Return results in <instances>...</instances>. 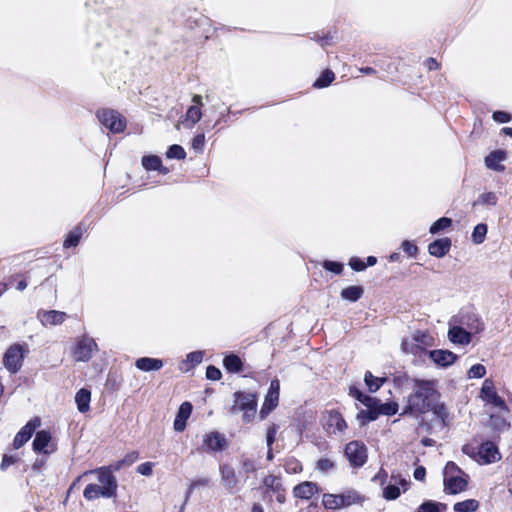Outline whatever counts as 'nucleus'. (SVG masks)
<instances>
[{
	"mask_svg": "<svg viewBox=\"0 0 512 512\" xmlns=\"http://www.w3.org/2000/svg\"><path fill=\"white\" fill-rule=\"evenodd\" d=\"M319 492L316 483L305 481L296 485L293 489L294 496L300 499H310L314 494Z\"/></svg>",
	"mask_w": 512,
	"mask_h": 512,
	"instance_id": "nucleus-25",
	"label": "nucleus"
},
{
	"mask_svg": "<svg viewBox=\"0 0 512 512\" xmlns=\"http://www.w3.org/2000/svg\"><path fill=\"white\" fill-rule=\"evenodd\" d=\"M458 322L462 327L466 326L471 334H477L484 330V323L479 316L473 312L461 313Z\"/></svg>",
	"mask_w": 512,
	"mask_h": 512,
	"instance_id": "nucleus-17",
	"label": "nucleus"
},
{
	"mask_svg": "<svg viewBox=\"0 0 512 512\" xmlns=\"http://www.w3.org/2000/svg\"><path fill=\"white\" fill-rule=\"evenodd\" d=\"M365 384L368 387L370 392H376L383 385L385 379L380 377H375L370 371H366L364 375Z\"/></svg>",
	"mask_w": 512,
	"mask_h": 512,
	"instance_id": "nucleus-36",
	"label": "nucleus"
},
{
	"mask_svg": "<svg viewBox=\"0 0 512 512\" xmlns=\"http://www.w3.org/2000/svg\"><path fill=\"white\" fill-rule=\"evenodd\" d=\"M478 461L483 464H489L496 462L500 459V453L498 447L491 441L483 442L478 447Z\"/></svg>",
	"mask_w": 512,
	"mask_h": 512,
	"instance_id": "nucleus-16",
	"label": "nucleus"
},
{
	"mask_svg": "<svg viewBox=\"0 0 512 512\" xmlns=\"http://www.w3.org/2000/svg\"><path fill=\"white\" fill-rule=\"evenodd\" d=\"M279 395L274 392H268L265 396L264 403L260 410V417L264 419L272 412L278 405Z\"/></svg>",
	"mask_w": 512,
	"mask_h": 512,
	"instance_id": "nucleus-31",
	"label": "nucleus"
},
{
	"mask_svg": "<svg viewBox=\"0 0 512 512\" xmlns=\"http://www.w3.org/2000/svg\"><path fill=\"white\" fill-rule=\"evenodd\" d=\"M490 427L500 432L509 429L510 423L503 417L492 414L490 416Z\"/></svg>",
	"mask_w": 512,
	"mask_h": 512,
	"instance_id": "nucleus-44",
	"label": "nucleus"
},
{
	"mask_svg": "<svg viewBox=\"0 0 512 512\" xmlns=\"http://www.w3.org/2000/svg\"><path fill=\"white\" fill-rule=\"evenodd\" d=\"M221 481L224 487L230 492L234 493L235 490H239L240 479L236 474L235 469L229 464H221L219 467Z\"/></svg>",
	"mask_w": 512,
	"mask_h": 512,
	"instance_id": "nucleus-13",
	"label": "nucleus"
},
{
	"mask_svg": "<svg viewBox=\"0 0 512 512\" xmlns=\"http://www.w3.org/2000/svg\"><path fill=\"white\" fill-rule=\"evenodd\" d=\"M223 366L229 373H240L243 370V362L236 354L226 355L223 359Z\"/></svg>",
	"mask_w": 512,
	"mask_h": 512,
	"instance_id": "nucleus-29",
	"label": "nucleus"
},
{
	"mask_svg": "<svg viewBox=\"0 0 512 512\" xmlns=\"http://www.w3.org/2000/svg\"><path fill=\"white\" fill-rule=\"evenodd\" d=\"M421 347H432L434 345V337L427 331L416 330L408 338Z\"/></svg>",
	"mask_w": 512,
	"mask_h": 512,
	"instance_id": "nucleus-30",
	"label": "nucleus"
},
{
	"mask_svg": "<svg viewBox=\"0 0 512 512\" xmlns=\"http://www.w3.org/2000/svg\"><path fill=\"white\" fill-rule=\"evenodd\" d=\"M153 465L154 464L152 462L142 463L137 467V472L143 476H150L153 472Z\"/></svg>",
	"mask_w": 512,
	"mask_h": 512,
	"instance_id": "nucleus-62",
	"label": "nucleus"
},
{
	"mask_svg": "<svg viewBox=\"0 0 512 512\" xmlns=\"http://www.w3.org/2000/svg\"><path fill=\"white\" fill-rule=\"evenodd\" d=\"M450 248L451 239L444 237L430 243L428 246V252L434 257L442 258L449 252Z\"/></svg>",
	"mask_w": 512,
	"mask_h": 512,
	"instance_id": "nucleus-24",
	"label": "nucleus"
},
{
	"mask_svg": "<svg viewBox=\"0 0 512 512\" xmlns=\"http://www.w3.org/2000/svg\"><path fill=\"white\" fill-rule=\"evenodd\" d=\"M135 366L145 372L157 371L163 367V361L157 358L141 357L136 360Z\"/></svg>",
	"mask_w": 512,
	"mask_h": 512,
	"instance_id": "nucleus-27",
	"label": "nucleus"
},
{
	"mask_svg": "<svg viewBox=\"0 0 512 512\" xmlns=\"http://www.w3.org/2000/svg\"><path fill=\"white\" fill-rule=\"evenodd\" d=\"M37 318L44 326L60 325L66 320L67 314L57 310H39L37 313Z\"/></svg>",
	"mask_w": 512,
	"mask_h": 512,
	"instance_id": "nucleus-18",
	"label": "nucleus"
},
{
	"mask_svg": "<svg viewBox=\"0 0 512 512\" xmlns=\"http://www.w3.org/2000/svg\"><path fill=\"white\" fill-rule=\"evenodd\" d=\"M166 156L169 159L183 160L186 157V152L182 146L173 144L168 148Z\"/></svg>",
	"mask_w": 512,
	"mask_h": 512,
	"instance_id": "nucleus-47",
	"label": "nucleus"
},
{
	"mask_svg": "<svg viewBox=\"0 0 512 512\" xmlns=\"http://www.w3.org/2000/svg\"><path fill=\"white\" fill-rule=\"evenodd\" d=\"M341 499H343V507H348L352 504L360 503L363 500V497L360 496L356 491H347L345 493L340 494Z\"/></svg>",
	"mask_w": 512,
	"mask_h": 512,
	"instance_id": "nucleus-46",
	"label": "nucleus"
},
{
	"mask_svg": "<svg viewBox=\"0 0 512 512\" xmlns=\"http://www.w3.org/2000/svg\"><path fill=\"white\" fill-rule=\"evenodd\" d=\"M203 351H193L186 355L185 363H190L192 367L200 364L203 360Z\"/></svg>",
	"mask_w": 512,
	"mask_h": 512,
	"instance_id": "nucleus-51",
	"label": "nucleus"
},
{
	"mask_svg": "<svg viewBox=\"0 0 512 512\" xmlns=\"http://www.w3.org/2000/svg\"><path fill=\"white\" fill-rule=\"evenodd\" d=\"M40 419L35 417L27 422L25 426H23L20 431L16 434L13 440V446L15 449L21 448L25 443H27L35 430L40 426Z\"/></svg>",
	"mask_w": 512,
	"mask_h": 512,
	"instance_id": "nucleus-14",
	"label": "nucleus"
},
{
	"mask_svg": "<svg viewBox=\"0 0 512 512\" xmlns=\"http://www.w3.org/2000/svg\"><path fill=\"white\" fill-rule=\"evenodd\" d=\"M278 426L276 424H271L266 431V444L267 447H270L273 445L275 441V437L278 431Z\"/></svg>",
	"mask_w": 512,
	"mask_h": 512,
	"instance_id": "nucleus-56",
	"label": "nucleus"
},
{
	"mask_svg": "<svg viewBox=\"0 0 512 512\" xmlns=\"http://www.w3.org/2000/svg\"><path fill=\"white\" fill-rule=\"evenodd\" d=\"M498 198L494 192L483 193L478 197L477 203L482 205H491L495 206L497 204Z\"/></svg>",
	"mask_w": 512,
	"mask_h": 512,
	"instance_id": "nucleus-50",
	"label": "nucleus"
},
{
	"mask_svg": "<svg viewBox=\"0 0 512 512\" xmlns=\"http://www.w3.org/2000/svg\"><path fill=\"white\" fill-rule=\"evenodd\" d=\"M87 231L86 225L83 223L78 224L74 229H72L64 240L63 246L64 248L76 247L79 244V241L82 235Z\"/></svg>",
	"mask_w": 512,
	"mask_h": 512,
	"instance_id": "nucleus-26",
	"label": "nucleus"
},
{
	"mask_svg": "<svg viewBox=\"0 0 512 512\" xmlns=\"http://www.w3.org/2000/svg\"><path fill=\"white\" fill-rule=\"evenodd\" d=\"M206 377L209 380L217 381L221 379L222 373L217 367L209 365L206 369Z\"/></svg>",
	"mask_w": 512,
	"mask_h": 512,
	"instance_id": "nucleus-59",
	"label": "nucleus"
},
{
	"mask_svg": "<svg viewBox=\"0 0 512 512\" xmlns=\"http://www.w3.org/2000/svg\"><path fill=\"white\" fill-rule=\"evenodd\" d=\"M97 350L98 346L95 340L91 337L83 336L77 341L73 349V356L76 361L88 362Z\"/></svg>",
	"mask_w": 512,
	"mask_h": 512,
	"instance_id": "nucleus-7",
	"label": "nucleus"
},
{
	"mask_svg": "<svg viewBox=\"0 0 512 512\" xmlns=\"http://www.w3.org/2000/svg\"><path fill=\"white\" fill-rule=\"evenodd\" d=\"M228 442L225 436L217 431L204 435L203 448L206 452H218L227 448Z\"/></svg>",
	"mask_w": 512,
	"mask_h": 512,
	"instance_id": "nucleus-12",
	"label": "nucleus"
},
{
	"mask_svg": "<svg viewBox=\"0 0 512 512\" xmlns=\"http://www.w3.org/2000/svg\"><path fill=\"white\" fill-rule=\"evenodd\" d=\"M480 504L475 499H467L454 504L453 509L455 512H475Z\"/></svg>",
	"mask_w": 512,
	"mask_h": 512,
	"instance_id": "nucleus-35",
	"label": "nucleus"
},
{
	"mask_svg": "<svg viewBox=\"0 0 512 512\" xmlns=\"http://www.w3.org/2000/svg\"><path fill=\"white\" fill-rule=\"evenodd\" d=\"M323 506L326 509H340L343 508V499H341L340 494H324L322 499Z\"/></svg>",
	"mask_w": 512,
	"mask_h": 512,
	"instance_id": "nucleus-34",
	"label": "nucleus"
},
{
	"mask_svg": "<svg viewBox=\"0 0 512 512\" xmlns=\"http://www.w3.org/2000/svg\"><path fill=\"white\" fill-rule=\"evenodd\" d=\"M391 481H394V483H390L383 489V497L386 500H396L400 496L399 486H402L404 491L407 490L408 481L405 478L392 475Z\"/></svg>",
	"mask_w": 512,
	"mask_h": 512,
	"instance_id": "nucleus-19",
	"label": "nucleus"
},
{
	"mask_svg": "<svg viewBox=\"0 0 512 512\" xmlns=\"http://www.w3.org/2000/svg\"><path fill=\"white\" fill-rule=\"evenodd\" d=\"M363 293L364 289L362 286L353 285L342 289L340 294L344 300L356 302L363 296Z\"/></svg>",
	"mask_w": 512,
	"mask_h": 512,
	"instance_id": "nucleus-32",
	"label": "nucleus"
},
{
	"mask_svg": "<svg viewBox=\"0 0 512 512\" xmlns=\"http://www.w3.org/2000/svg\"><path fill=\"white\" fill-rule=\"evenodd\" d=\"M87 473H95L98 475V481L101 484V488L104 490V498L116 497L118 483L116 477L111 473V468L100 467L95 470H91Z\"/></svg>",
	"mask_w": 512,
	"mask_h": 512,
	"instance_id": "nucleus-4",
	"label": "nucleus"
},
{
	"mask_svg": "<svg viewBox=\"0 0 512 512\" xmlns=\"http://www.w3.org/2000/svg\"><path fill=\"white\" fill-rule=\"evenodd\" d=\"M380 415L393 416L398 412V404L396 402L382 403L380 400L377 405Z\"/></svg>",
	"mask_w": 512,
	"mask_h": 512,
	"instance_id": "nucleus-40",
	"label": "nucleus"
},
{
	"mask_svg": "<svg viewBox=\"0 0 512 512\" xmlns=\"http://www.w3.org/2000/svg\"><path fill=\"white\" fill-rule=\"evenodd\" d=\"M379 417V412L377 408H367L366 410L362 409L358 412L356 418L359 421L361 426L366 425L369 422L377 420Z\"/></svg>",
	"mask_w": 512,
	"mask_h": 512,
	"instance_id": "nucleus-33",
	"label": "nucleus"
},
{
	"mask_svg": "<svg viewBox=\"0 0 512 512\" xmlns=\"http://www.w3.org/2000/svg\"><path fill=\"white\" fill-rule=\"evenodd\" d=\"M192 404L190 402H183L174 420V430L182 432L186 428V421L192 413Z\"/></svg>",
	"mask_w": 512,
	"mask_h": 512,
	"instance_id": "nucleus-23",
	"label": "nucleus"
},
{
	"mask_svg": "<svg viewBox=\"0 0 512 512\" xmlns=\"http://www.w3.org/2000/svg\"><path fill=\"white\" fill-rule=\"evenodd\" d=\"M201 117H202V112H201L200 107H198L197 105H192L188 108V110L186 112V119L188 121H191L192 125H194L198 121H200Z\"/></svg>",
	"mask_w": 512,
	"mask_h": 512,
	"instance_id": "nucleus-48",
	"label": "nucleus"
},
{
	"mask_svg": "<svg viewBox=\"0 0 512 512\" xmlns=\"http://www.w3.org/2000/svg\"><path fill=\"white\" fill-rule=\"evenodd\" d=\"M430 411H433V414L440 421L442 427L447 426L446 420L449 416V413L446 406L443 403L436 402L430 409Z\"/></svg>",
	"mask_w": 512,
	"mask_h": 512,
	"instance_id": "nucleus-38",
	"label": "nucleus"
},
{
	"mask_svg": "<svg viewBox=\"0 0 512 512\" xmlns=\"http://www.w3.org/2000/svg\"><path fill=\"white\" fill-rule=\"evenodd\" d=\"M485 374H486V368L482 364H474L468 370L469 378H482L485 376Z\"/></svg>",
	"mask_w": 512,
	"mask_h": 512,
	"instance_id": "nucleus-52",
	"label": "nucleus"
},
{
	"mask_svg": "<svg viewBox=\"0 0 512 512\" xmlns=\"http://www.w3.org/2000/svg\"><path fill=\"white\" fill-rule=\"evenodd\" d=\"M480 394L482 400L486 403H489L501 410H509L505 401L495 391L494 383L491 379L484 380Z\"/></svg>",
	"mask_w": 512,
	"mask_h": 512,
	"instance_id": "nucleus-9",
	"label": "nucleus"
},
{
	"mask_svg": "<svg viewBox=\"0 0 512 512\" xmlns=\"http://www.w3.org/2000/svg\"><path fill=\"white\" fill-rule=\"evenodd\" d=\"M286 471L290 473H298L302 470L300 462L297 460H290L285 465Z\"/></svg>",
	"mask_w": 512,
	"mask_h": 512,
	"instance_id": "nucleus-63",
	"label": "nucleus"
},
{
	"mask_svg": "<svg viewBox=\"0 0 512 512\" xmlns=\"http://www.w3.org/2000/svg\"><path fill=\"white\" fill-rule=\"evenodd\" d=\"M436 501L426 500L419 507L417 512H438Z\"/></svg>",
	"mask_w": 512,
	"mask_h": 512,
	"instance_id": "nucleus-58",
	"label": "nucleus"
},
{
	"mask_svg": "<svg viewBox=\"0 0 512 512\" xmlns=\"http://www.w3.org/2000/svg\"><path fill=\"white\" fill-rule=\"evenodd\" d=\"M321 423L324 430L330 435L342 434L346 428L347 423L342 417L341 413L336 410H330L323 413Z\"/></svg>",
	"mask_w": 512,
	"mask_h": 512,
	"instance_id": "nucleus-6",
	"label": "nucleus"
},
{
	"mask_svg": "<svg viewBox=\"0 0 512 512\" xmlns=\"http://www.w3.org/2000/svg\"><path fill=\"white\" fill-rule=\"evenodd\" d=\"M448 339L454 344L468 345L471 340V332H468L461 325L453 326L448 331Z\"/></svg>",
	"mask_w": 512,
	"mask_h": 512,
	"instance_id": "nucleus-21",
	"label": "nucleus"
},
{
	"mask_svg": "<svg viewBox=\"0 0 512 512\" xmlns=\"http://www.w3.org/2000/svg\"><path fill=\"white\" fill-rule=\"evenodd\" d=\"M401 350L406 354H411L414 356L415 360L423 362L425 357H428L429 351L426 347H421L415 342L411 341L408 338H404L401 342Z\"/></svg>",
	"mask_w": 512,
	"mask_h": 512,
	"instance_id": "nucleus-20",
	"label": "nucleus"
},
{
	"mask_svg": "<svg viewBox=\"0 0 512 512\" xmlns=\"http://www.w3.org/2000/svg\"><path fill=\"white\" fill-rule=\"evenodd\" d=\"M440 397L432 380H415L414 391L408 397L403 414L419 416L424 414L438 402Z\"/></svg>",
	"mask_w": 512,
	"mask_h": 512,
	"instance_id": "nucleus-1",
	"label": "nucleus"
},
{
	"mask_svg": "<svg viewBox=\"0 0 512 512\" xmlns=\"http://www.w3.org/2000/svg\"><path fill=\"white\" fill-rule=\"evenodd\" d=\"M348 264L354 271H363L367 267L365 262L359 257H352Z\"/></svg>",
	"mask_w": 512,
	"mask_h": 512,
	"instance_id": "nucleus-61",
	"label": "nucleus"
},
{
	"mask_svg": "<svg viewBox=\"0 0 512 512\" xmlns=\"http://www.w3.org/2000/svg\"><path fill=\"white\" fill-rule=\"evenodd\" d=\"M469 475L458 476V477H444L443 486L444 492L449 495H456L464 492L468 488Z\"/></svg>",
	"mask_w": 512,
	"mask_h": 512,
	"instance_id": "nucleus-11",
	"label": "nucleus"
},
{
	"mask_svg": "<svg viewBox=\"0 0 512 512\" xmlns=\"http://www.w3.org/2000/svg\"><path fill=\"white\" fill-rule=\"evenodd\" d=\"M334 468V463L328 458H321L317 461V469L321 472H328Z\"/></svg>",
	"mask_w": 512,
	"mask_h": 512,
	"instance_id": "nucleus-60",
	"label": "nucleus"
},
{
	"mask_svg": "<svg viewBox=\"0 0 512 512\" xmlns=\"http://www.w3.org/2000/svg\"><path fill=\"white\" fill-rule=\"evenodd\" d=\"M401 247L409 257H415L418 253V247L409 240L403 241Z\"/></svg>",
	"mask_w": 512,
	"mask_h": 512,
	"instance_id": "nucleus-55",
	"label": "nucleus"
},
{
	"mask_svg": "<svg viewBox=\"0 0 512 512\" xmlns=\"http://www.w3.org/2000/svg\"><path fill=\"white\" fill-rule=\"evenodd\" d=\"M234 405L230 407L231 414H237L243 411V421L249 423L252 421L256 414L257 397L256 394L251 392L237 391L233 395Z\"/></svg>",
	"mask_w": 512,
	"mask_h": 512,
	"instance_id": "nucleus-2",
	"label": "nucleus"
},
{
	"mask_svg": "<svg viewBox=\"0 0 512 512\" xmlns=\"http://www.w3.org/2000/svg\"><path fill=\"white\" fill-rule=\"evenodd\" d=\"M468 475L466 472H464L456 463L449 461L446 463L444 470H443V478L444 477H458V476H464Z\"/></svg>",
	"mask_w": 512,
	"mask_h": 512,
	"instance_id": "nucleus-45",
	"label": "nucleus"
},
{
	"mask_svg": "<svg viewBox=\"0 0 512 512\" xmlns=\"http://www.w3.org/2000/svg\"><path fill=\"white\" fill-rule=\"evenodd\" d=\"M33 450L36 453L51 454L56 451V445L52 443V435L47 430H40L36 432L35 438L32 443Z\"/></svg>",
	"mask_w": 512,
	"mask_h": 512,
	"instance_id": "nucleus-10",
	"label": "nucleus"
},
{
	"mask_svg": "<svg viewBox=\"0 0 512 512\" xmlns=\"http://www.w3.org/2000/svg\"><path fill=\"white\" fill-rule=\"evenodd\" d=\"M488 227L484 223L477 224L472 232V241L475 244H481L484 242Z\"/></svg>",
	"mask_w": 512,
	"mask_h": 512,
	"instance_id": "nucleus-42",
	"label": "nucleus"
},
{
	"mask_svg": "<svg viewBox=\"0 0 512 512\" xmlns=\"http://www.w3.org/2000/svg\"><path fill=\"white\" fill-rule=\"evenodd\" d=\"M322 267L325 270L330 271V272L338 275V274L342 273L344 265L341 262L332 261V260H325L322 263Z\"/></svg>",
	"mask_w": 512,
	"mask_h": 512,
	"instance_id": "nucleus-49",
	"label": "nucleus"
},
{
	"mask_svg": "<svg viewBox=\"0 0 512 512\" xmlns=\"http://www.w3.org/2000/svg\"><path fill=\"white\" fill-rule=\"evenodd\" d=\"M492 118L495 122L507 123L511 121L512 116L508 112L498 110L493 113Z\"/></svg>",
	"mask_w": 512,
	"mask_h": 512,
	"instance_id": "nucleus-57",
	"label": "nucleus"
},
{
	"mask_svg": "<svg viewBox=\"0 0 512 512\" xmlns=\"http://www.w3.org/2000/svg\"><path fill=\"white\" fill-rule=\"evenodd\" d=\"M344 453L350 465L354 468L362 467L368 458L367 447L363 442L357 440L349 442Z\"/></svg>",
	"mask_w": 512,
	"mask_h": 512,
	"instance_id": "nucleus-5",
	"label": "nucleus"
},
{
	"mask_svg": "<svg viewBox=\"0 0 512 512\" xmlns=\"http://www.w3.org/2000/svg\"><path fill=\"white\" fill-rule=\"evenodd\" d=\"M141 162L147 171H156L160 167L161 158L156 155H147L142 157Z\"/></svg>",
	"mask_w": 512,
	"mask_h": 512,
	"instance_id": "nucleus-41",
	"label": "nucleus"
},
{
	"mask_svg": "<svg viewBox=\"0 0 512 512\" xmlns=\"http://www.w3.org/2000/svg\"><path fill=\"white\" fill-rule=\"evenodd\" d=\"M91 392L86 388H81L75 395L77 409L85 413L90 409Z\"/></svg>",
	"mask_w": 512,
	"mask_h": 512,
	"instance_id": "nucleus-28",
	"label": "nucleus"
},
{
	"mask_svg": "<svg viewBox=\"0 0 512 512\" xmlns=\"http://www.w3.org/2000/svg\"><path fill=\"white\" fill-rule=\"evenodd\" d=\"M23 358V347L19 344H14L4 354L3 362L7 370L15 374L21 369Z\"/></svg>",
	"mask_w": 512,
	"mask_h": 512,
	"instance_id": "nucleus-8",
	"label": "nucleus"
},
{
	"mask_svg": "<svg viewBox=\"0 0 512 512\" xmlns=\"http://www.w3.org/2000/svg\"><path fill=\"white\" fill-rule=\"evenodd\" d=\"M139 458V453L137 451L129 452L123 458V462L126 466L132 465Z\"/></svg>",
	"mask_w": 512,
	"mask_h": 512,
	"instance_id": "nucleus-64",
	"label": "nucleus"
},
{
	"mask_svg": "<svg viewBox=\"0 0 512 512\" xmlns=\"http://www.w3.org/2000/svg\"><path fill=\"white\" fill-rule=\"evenodd\" d=\"M205 145V135L203 133L197 134L192 139V148L198 152L202 153Z\"/></svg>",
	"mask_w": 512,
	"mask_h": 512,
	"instance_id": "nucleus-54",
	"label": "nucleus"
},
{
	"mask_svg": "<svg viewBox=\"0 0 512 512\" xmlns=\"http://www.w3.org/2000/svg\"><path fill=\"white\" fill-rule=\"evenodd\" d=\"M241 466L243 472L247 475L254 473L257 470L255 461L248 457L241 458Z\"/></svg>",
	"mask_w": 512,
	"mask_h": 512,
	"instance_id": "nucleus-53",
	"label": "nucleus"
},
{
	"mask_svg": "<svg viewBox=\"0 0 512 512\" xmlns=\"http://www.w3.org/2000/svg\"><path fill=\"white\" fill-rule=\"evenodd\" d=\"M452 225V219L448 217H441L438 220H436L429 229V232L431 234H437Z\"/></svg>",
	"mask_w": 512,
	"mask_h": 512,
	"instance_id": "nucleus-43",
	"label": "nucleus"
},
{
	"mask_svg": "<svg viewBox=\"0 0 512 512\" xmlns=\"http://www.w3.org/2000/svg\"><path fill=\"white\" fill-rule=\"evenodd\" d=\"M506 159V152L503 150H495L490 152L484 159L485 165L487 168L497 171L503 172L505 170V166L501 164L502 161Z\"/></svg>",
	"mask_w": 512,
	"mask_h": 512,
	"instance_id": "nucleus-22",
	"label": "nucleus"
},
{
	"mask_svg": "<svg viewBox=\"0 0 512 512\" xmlns=\"http://www.w3.org/2000/svg\"><path fill=\"white\" fill-rule=\"evenodd\" d=\"M103 493L104 490L101 488L100 485L88 484L84 489L83 496L85 499L91 501L99 498L100 496L103 497Z\"/></svg>",
	"mask_w": 512,
	"mask_h": 512,
	"instance_id": "nucleus-39",
	"label": "nucleus"
},
{
	"mask_svg": "<svg viewBox=\"0 0 512 512\" xmlns=\"http://www.w3.org/2000/svg\"><path fill=\"white\" fill-rule=\"evenodd\" d=\"M335 79V74L332 70L326 69L314 82L313 86L316 88H325L328 87Z\"/></svg>",
	"mask_w": 512,
	"mask_h": 512,
	"instance_id": "nucleus-37",
	"label": "nucleus"
},
{
	"mask_svg": "<svg viewBox=\"0 0 512 512\" xmlns=\"http://www.w3.org/2000/svg\"><path fill=\"white\" fill-rule=\"evenodd\" d=\"M96 116L101 125L112 133H121L126 128V119L116 110L100 109Z\"/></svg>",
	"mask_w": 512,
	"mask_h": 512,
	"instance_id": "nucleus-3",
	"label": "nucleus"
},
{
	"mask_svg": "<svg viewBox=\"0 0 512 512\" xmlns=\"http://www.w3.org/2000/svg\"><path fill=\"white\" fill-rule=\"evenodd\" d=\"M428 357L436 366L441 368H447L453 365L458 359L455 353L443 349L430 350Z\"/></svg>",
	"mask_w": 512,
	"mask_h": 512,
	"instance_id": "nucleus-15",
	"label": "nucleus"
}]
</instances>
